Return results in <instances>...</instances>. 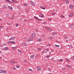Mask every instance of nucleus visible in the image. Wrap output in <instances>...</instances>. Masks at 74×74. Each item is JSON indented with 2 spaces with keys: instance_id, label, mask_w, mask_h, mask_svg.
Listing matches in <instances>:
<instances>
[{
  "instance_id": "obj_13",
  "label": "nucleus",
  "mask_w": 74,
  "mask_h": 74,
  "mask_svg": "<svg viewBox=\"0 0 74 74\" xmlns=\"http://www.w3.org/2000/svg\"><path fill=\"white\" fill-rule=\"evenodd\" d=\"M31 4L32 5H33V6H34V3L32 1H30Z\"/></svg>"
},
{
  "instance_id": "obj_17",
  "label": "nucleus",
  "mask_w": 74,
  "mask_h": 74,
  "mask_svg": "<svg viewBox=\"0 0 74 74\" xmlns=\"http://www.w3.org/2000/svg\"><path fill=\"white\" fill-rule=\"evenodd\" d=\"M40 8H41L42 9H43V10H45V8L44 6H40Z\"/></svg>"
},
{
  "instance_id": "obj_2",
  "label": "nucleus",
  "mask_w": 74,
  "mask_h": 74,
  "mask_svg": "<svg viewBox=\"0 0 74 74\" xmlns=\"http://www.w3.org/2000/svg\"><path fill=\"white\" fill-rule=\"evenodd\" d=\"M34 37H33L32 36H30L29 38V39L31 41H33L34 39Z\"/></svg>"
},
{
  "instance_id": "obj_6",
  "label": "nucleus",
  "mask_w": 74,
  "mask_h": 74,
  "mask_svg": "<svg viewBox=\"0 0 74 74\" xmlns=\"http://www.w3.org/2000/svg\"><path fill=\"white\" fill-rule=\"evenodd\" d=\"M48 50H49V49H44L43 50V51H44V52H48Z\"/></svg>"
},
{
  "instance_id": "obj_57",
  "label": "nucleus",
  "mask_w": 74,
  "mask_h": 74,
  "mask_svg": "<svg viewBox=\"0 0 74 74\" xmlns=\"http://www.w3.org/2000/svg\"><path fill=\"white\" fill-rule=\"evenodd\" d=\"M43 23V24H45V23H46V22H44Z\"/></svg>"
},
{
  "instance_id": "obj_51",
  "label": "nucleus",
  "mask_w": 74,
  "mask_h": 74,
  "mask_svg": "<svg viewBox=\"0 0 74 74\" xmlns=\"http://www.w3.org/2000/svg\"><path fill=\"white\" fill-rule=\"evenodd\" d=\"M8 43H11V41H9V42H8Z\"/></svg>"
},
{
  "instance_id": "obj_12",
  "label": "nucleus",
  "mask_w": 74,
  "mask_h": 74,
  "mask_svg": "<svg viewBox=\"0 0 74 74\" xmlns=\"http://www.w3.org/2000/svg\"><path fill=\"white\" fill-rule=\"evenodd\" d=\"M16 48H17V47H12V49H13V50H14V49H16Z\"/></svg>"
},
{
  "instance_id": "obj_58",
  "label": "nucleus",
  "mask_w": 74,
  "mask_h": 74,
  "mask_svg": "<svg viewBox=\"0 0 74 74\" xmlns=\"http://www.w3.org/2000/svg\"><path fill=\"white\" fill-rule=\"evenodd\" d=\"M52 60H54V58H51Z\"/></svg>"
},
{
  "instance_id": "obj_54",
  "label": "nucleus",
  "mask_w": 74,
  "mask_h": 74,
  "mask_svg": "<svg viewBox=\"0 0 74 74\" xmlns=\"http://www.w3.org/2000/svg\"><path fill=\"white\" fill-rule=\"evenodd\" d=\"M51 18L49 19H48V21H50V20H51Z\"/></svg>"
},
{
  "instance_id": "obj_16",
  "label": "nucleus",
  "mask_w": 74,
  "mask_h": 74,
  "mask_svg": "<svg viewBox=\"0 0 74 74\" xmlns=\"http://www.w3.org/2000/svg\"><path fill=\"white\" fill-rule=\"evenodd\" d=\"M34 58V55H32L31 56L30 58L31 59H33V58Z\"/></svg>"
},
{
  "instance_id": "obj_10",
  "label": "nucleus",
  "mask_w": 74,
  "mask_h": 74,
  "mask_svg": "<svg viewBox=\"0 0 74 74\" xmlns=\"http://www.w3.org/2000/svg\"><path fill=\"white\" fill-rule=\"evenodd\" d=\"M52 34L53 36H55V35H56V34H57V33L56 32H52Z\"/></svg>"
},
{
  "instance_id": "obj_47",
  "label": "nucleus",
  "mask_w": 74,
  "mask_h": 74,
  "mask_svg": "<svg viewBox=\"0 0 74 74\" xmlns=\"http://www.w3.org/2000/svg\"><path fill=\"white\" fill-rule=\"evenodd\" d=\"M52 37H49V39H50V40H51V39H52Z\"/></svg>"
},
{
  "instance_id": "obj_32",
  "label": "nucleus",
  "mask_w": 74,
  "mask_h": 74,
  "mask_svg": "<svg viewBox=\"0 0 74 74\" xmlns=\"http://www.w3.org/2000/svg\"><path fill=\"white\" fill-rule=\"evenodd\" d=\"M50 55H49V56H46V57L47 58H49V57H50Z\"/></svg>"
},
{
  "instance_id": "obj_25",
  "label": "nucleus",
  "mask_w": 74,
  "mask_h": 74,
  "mask_svg": "<svg viewBox=\"0 0 74 74\" xmlns=\"http://www.w3.org/2000/svg\"><path fill=\"white\" fill-rule=\"evenodd\" d=\"M66 66L67 67H68V68L70 67V65H66Z\"/></svg>"
},
{
  "instance_id": "obj_11",
  "label": "nucleus",
  "mask_w": 74,
  "mask_h": 74,
  "mask_svg": "<svg viewBox=\"0 0 74 74\" xmlns=\"http://www.w3.org/2000/svg\"><path fill=\"white\" fill-rule=\"evenodd\" d=\"M3 49H4V50H8V48L6 47H5L3 48Z\"/></svg>"
},
{
  "instance_id": "obj_26",
  "label": "nucleus",
  "mask_w": 74,
  "mask_h": 74,
  "mask_svg": "<svg viewBox=\"0 0 74 74\" xmlns=\"http://www.w3.org/2000/svg\"><path fill=\"white\" fill-rule=\"evenodd\" d=\"M11 44H15V42L14 41H11Z\"/></svg>"
},
{
  "instance_id": "obj_46",
  "label": "nucleus",
  "mask_w": 74,
  "mask_h": 74,
  "mask_svg": "<svg viewBox=\"0 0 74 74\" xmlns=\"http://www.w3.org/2000/svg\"><path fill=\"white\" fill-rule=\"evenodd\" d=\"M52 14L53 15H54L56 14V13H52Z\"/></svg>"
},
{
  "instance_id": "obj_1",
  "label": "nucleus",
  "mask_w": 74,
  "mask_h": 74,
  "mask_svg": "<svg viewBox=\"0 0 74 74\" xmlns=\"http://www.w3.org/2000/svg\"><path fill=\"white\" fill-rule=\"evenodd\" d=\"M10 63L11 64H15V62L14 61V60H12L10 61Z\"/></svg>"
},
{
  "instance_id": "obj_33",
  "label": "nucleus",
  "mask_w": 74,
  "mask_h": 74,
  "mask_svg": "<svg viewBox=\"0 0 74 74\" xmlns=\"http://www.w3.org/2000/svg\"><path fill=\"white\" fill-rule=\"evenodd\" d=\"M18 51L19 52H20V53H22V52H21V51L19 49H18Z\"/></svg>"
},
{
  "instance_id": "obj_14",
  "label": "nucleus",
  "mask_w": 74,
  "mask_h": 74,
  "mask_svg": "<svg viewBox=\"0 0 74 74\" xmlns=\"http://www.w3.org/2000/svg\"><path fill=\"white\" fill-rule=\"evenodd\" d=\"M8 8L10 9V10H12V8L10 6H8Z\"/></svg>"
},
{
  "instance_id": "obj_15",
  "label": "nucleus",
  "mask_w": 74,
  "mask_h": 74,
  "mask_svg": "<svg viewBox=\"0 0 74 74\" xmlns=\"http://www.w3.org/2000/svg\"><path fill=\"white\" fill-rule=\"evenodd\" d=\"M12 3H17L18 1L16 0H12Z\"/></svg>"
},
{
  "instance_id": "obj_43",
  "label": "nucleus",
  "mask_w": 74,
  "mask_h": 74,
  "mask_svg": "<svg viewBox=\"0 0 74 74\" xmlns=\"http://www.w3.org/2000/svg\"><path fill=\"white\" fill-rule=\"evenodd\" d=\"M66 60H67V61H68V62H70V61L69 60L67 59H66Z\"/></svg>"
},
{
  "instance_id": "obj_8",
  "label": "nucleus",
  "mask_w": 74,
  "mask_h": 74,
  "mask_svg": "<svg viewBox=\"0 0 74 74\" xmlns=\"http://www.w3.org/2000/svg\"><path fill=\"white\" fill-rule=\"evenodd\" d=\"M35 33H33L32 34V35H31V36H32L33 37H35Z\"/></svg>"
},
{
  "instance_id": "obj_24",
  "label": "nucleus",
  "mask_w": 74,
  "mask_h": 74,
  "mask_svg": "<svg viewBox=\"0 0 74 74\" xmlns=\"http://www.w3.org/2000/svg\"><path fill=\"white\" fill-rule=\"evenodd\" d=\"M64 39L65 40H66V39H67L68 38L67 37V36H64Z\"/></svg>"
},
{
  "instance_id": "obj_61",
  "label": "nucleus",
  "mask_w": 74,
  "mask_h": 74,
  "mask_svg": "<svg viewBox=\"0 0 74 74\" xmlns=\"http://www.w3.org/2000/svg\"><path fill=\"white\" fill-rule=\"evenodd\" d=\"M60 49H62V48H63V47H61L60 48Z\"/></svg>"
},
{
  "instance_id": "obj_39",
  "label": "nucleus",
  "mask_w": 74,
  "mask_h": 74,
  "mask_svg": "<svg viewBox=\"0 0 74 74\" xmlns=\"http://www.w3.org/2000/svg\"><path fill=\"white\" fill-rule=\"evenodd\" d=\"M3 26H1L0 25V29H1L3 28Z\"/></svg>"
},
{
  "instance_id": "obj_23",
  "label": "nucleus",
  "mask_w": 74,
  "mask_h": 74,
  "mask_svg": "<svg viewBox=\"0 0 74 74\" xmlns=\"http://www.w3.org/2000/svg\"><path fill=\"white\" fill-rule=\"evenodd\" d=\"M59 61H60V62H63V59H60V60H59Z\"/></svg>"
},
{
  "instance_id": "obj_63",
  "label": "nucleus",
  "mask_w": 74,
  "mask_h": 74,
  "mask_svg": "<svg viewBox=\"0 0 74 74\" xmlns=\"http://www.w3.org/2000/svg\"><path fill=\"white\" fill-rule=\"evenodd\" d=\"M66 41L68 42L69 41H68V40H66Z\"/></svg>"
},
{
  "instance_id": "obj_9",
  "label": "nucleus",
  "mask_w": 74,
  "mask_h": 74,
  "mask_svg": "<svg viewBox=\"0 0 74 74\" xmlns=\"http://www.w3.org/2000/svg\"><path fill=\"white\" fill-rule=\"evenodd\" d=\"M34 18L35 19H37V20H38V21H41V20H42V19H39L38 18H37V17H36L35 16L34 17Z\"/></svg>"
},
{
  "instance_id": "obj_28",
  "label": "nucleus",
  "mask_w": 74,
  "mask_h": 74,
  "mask_svg": "<svg viewBox=\"0 0 74 74\" xmlns=\"http://www.w3.org/2000/svg\"><path fill=\"white\" fill-rule=\"evenodd\" d=\"M16 67L17 68H19V67H20V66H19V65H16Z\"/></svg>"
},
{
  "instance_id": "obj_37",
  "label": "nucleus",
  "mask_w": 74,
  "mask_h": 74,
  "mask_svg": "<svg viewBox=\"0 0 74 74\" xmlns=\"http://www.w3.org/2000/svg\"><path fill=\"white\" fill-rule=\"evenodd\" d=\"M2 73H6V72L5 71H3Z\"/></svg>"
},
{
  "instance_id": "obj_30",
  "label": "nucleus",
  "mask_w": 74,
  "mask_h": 74,
  "mask_svg": "<svg viewBox=\"0 0 74 74\" xmlns=\"http://www.w3.org/2000/svg\"><path fill=\"white\" fill-rule=\"evenodd\" d=\"M29 71H33V70H32V69H29Z\"/></svg>"
},
{
  "instance_id": "obj_42",
  "label": "nucleus",
  "mask_w": 74,
  "mask_h": 74,
  "mask_svg": "<svg viewBox=\"0 0 74 74\" xmlns=\"http://www.w3.org/2000/svg\"><path fill=\"white\" fill-rule=\"evenodd\" d=\"M41 41V39H39L38 40V41Z\"/></svg>"
},
{
  "instance_id": "obj_44",
  "label": "nucleus",
  "mask_w": 74,
  "mask_h": 74,
  "mask_svg": "<svg viewBox=\"0 0 74 74\" xmlns=\"http://www.w3.org/2000/svg\"><path fill=\"white\" fill-rule=\"evenodd\" d=\"M4 8H7V6H6V5H4Z\"/></svg>"
},
{
  "instance_id": "obj_27",
  "label": "nucleus",
  "mask_w": 74,
  "mask_h": 74,
  "mask_svg": "<svg viewBox=\"0 0 74 74\" xmlns=\"http://www.w3.org/2000/svg\"><path fill=\"white\" fill-rule=\"evenodd\" d=\"M72 47H73V46H72L71 45H70L69 46V47L70 48H72Z\"/></svg>"
},
{
  "instance_id": "obj_56",
  "label": "nucleus",
  "mask_w": 74,
  "mask_h": 74,
  "mask_svg": "<svg viewBox=\"0 0 74 74\" xmlns=\"http://www.w3.org/2000/svg\"><path fill=\"white\" fill-rule=\"evenodd\" d=\"M20 8V6H18V9H20V8Z\"/></svg>"
},
{
  "instance_id": "obj_35",
  "label": "nucleus",
  "mask_w": 74,
  "mask_h": 74,
  "mask_svg": "<svg viewBox=\"0 0 74 74\" xmlns=\"http://www.w3.org/2000/svg\"><path fill=\"white\" fill-rule=\"evenodd\" d=\"M63 70H64L66 69V68L65 67H63L62 68Z\"/></svg>"
},
{
  "instance_id": "obj_4",
  "label": "nucleus",
  "mask_w": 74,
  "mask_h": 74,
  "mask_svg": "<svg viewBox=\"0 0 74 74\" xmlns=\"http://www.w3.org/2000/svg\"><path fill=\"white\" fill-rule=\"evenodd\" d=\"M74 15V14L73 13H70L69 15V17H72V16H73Z\"/></svg>"
},
{
  "instance_id": "obj_41",
  "label": "nucleus",
  "mask_w": 74,
  "mask_h": 74,
  "mask_svg": "<svg viewBox=\"0 0 74 74\" xmlns=\"http://www.w3.org/2000/svg\"><path fill=\"white\" fill-rule=\"evenodd\" d=\"M3 71L1 70L0 71V73H3Z\"/></svg>"
},
{
  "instance_id": "obj_34",
  "label": "nucleus",
  "mask_w": 74,
  "mask_h": 74,
  "mask_svg": "<svg viewBox=\"0 0 74 74\" xmlns=\"http://www.w3.org/2000/svg\"><path fill=\"white\" fill-rule=\"evenodd\" d=\"M9 41H11V40H12V37L9 39Z\"/></svg>"
},
{
  "instance_id": "obj_49",
  "label": "nucleus",
  "mask_w": 74,
  "mask_h": 74,
  "mask_svg": "<svg viewBox=\"0 0 74 74\" xmlns=\"http://www.w3.org/2000/svg\"><path fill=\"white\" fill-rule=\"evenodd\" d=\"M61 17L62 18H64V16H63V15H61Z\"/></svg>"
},
{
  "instance_id": "obj_29",
  "label": "nucleus",
  "mask_w": 74,
  "mask_h": 74,
  "mask_svg": "<svg viewBox=\"0 0 74 74\" xmlns=\"http://www.w3.org/2000/svg\"><path fill=\"white\" fill-rule=\"evenodd\" d=\"M55 45V46H56L57 47H60V46H59V45Z\"/></svg>"
},
{
  "instance_id": "obj_5",
  "label": "nucleus",
  "mask_w": 74,
  "mask_h": 74,
  "mask_svg": "<svg viewBox=\"0 0 74 74\" xmlns=\"http://www.w3.org/2000/svg\"><path fill=\"white\" fill-rule=\"evenodd\" d=\"M36 69L38 71H40L41 70V68L40 66H37L36 67Z\"/></svg>"
},
{
  "instance_id": "obj_21",
  "label": "nucleus",
  "mask_w": 74,
  "mask_h": 74,
  "mask_svg": "<svg viewBox=\"0 0 74 74\" xmlns=\"http://www.w3.org/2000/svg\"><path fill=\"white\" fill-rule=\"evenodd\" d=\"M41 16H40L41 17H44V16L43 15V14L42 13L41 14Z\"/></svg>"
},
{
  "instance_id": "obj_18",
  "label": "nucleus",
  "mask_w": 74,
  "mask_h": 74,
  "mask_svg": "<svg viewBox=\"0 0 74 74\" xmlns=\"http://www.w3.org/2000/svg\"><path fill=\"white\" fill-rule=\"evenodd\" d=\"M47 30L48 31H50V32L51 31V28H47Z\"/></svg>"
},
{
  "instance_id": "obj_55",
  "label": "nucleus",
  "mask_w": 74,
  "mask_h": 74,
  "mask_svg": "<svg viewBox=\"0 0 74 74\" xmlns=\"http://www.w3.org/2000/svg\"><path fill=\"white\" fill-rule=\"evenodd\" d=\"M36 32H38V29H36Z\"/></svg>"
},
{
  "instance_id": "obj_50",
  "label": "nucleus",
  "mask_w": 74,
  "mask_h": 74,
  "mask_svg": "<svg viewBox=\"0 0 74 74\" xmlns=\"http://www.w3.org/2000/svg\"><path fill=\"white\" fill-rule=\"evenodd\" d=\"M13 69L14 70H15V67H13Z\"/></svg>"
},
{
  "instance_id": "obj_3",
  "label": "nucleus",
  "mask_w": 74,
  "mask_h": 74,
  "mask_svg": "<svg viewBox=\"0 0 74 74\" xmlns=\"http://www.w3.org/2000/svg\"><path fill=\"white\" fill-rule=\"evenodd\" d=\"M27 43L25 42H23L22 43V45L23 46H26V45H27Z\"/></svg>"
},
{
  "instance_id": "obj_52",
  "label": "nucleus",
  "mask_w": 74,
  "mask_h": 74,
  "mask_svg": "<svg viewBox=\"0 0 74 74\" xmlns=\"http://www.w3.org/2000/svg\"><path fill=\"white\" fill-rule=\"evenodd\" d=\"M41 37H44V35L43 34L41 35Z\"/></svg>"
},
{
  "instance_id": "obj_22",
  "label": "nucleus",
  "mask_w": 74,
  "mask_h": 74,
  "mask_svg": "<svg viewBox=\"0 0 74 74\" xmlns=\"http://www.w3.org/2000/svg\"><path fill=\"white\" fill-rule=\"evenodd\" d=\"M30 39H28L27 40V42H29V41H30Z\"/></svg>"
},
{
  "instance_id": "obj_20",
  "label": "nucleus",
  "mask_w": 74,
  "mask_h": 74,
  "mask_svg": "<svg viewBox=\"0 0 74 74\" xmlns=\"http://www.w3.org/2000/svg\"><path fill=\"white\" fill-rule=\"evenodd\" d=\"M12 40H13V41H14V39H15V37H12Z\"/></svg>"
},
{
  "instance_id": "obj_60",
  "label": "nucleus",
  "mask_w": 74,
  "mask_h": 74,
  "mask_svg": "<svg viewBox=\"0 0 74 74\" xmlns=\"http://www.w3.org/2000/svg\"><path fill=\"white\" fill-rule=\"evenodd\" d=\"M9 3H10V4H12V2H11V1H10Z\"/></svg>"
},
{
  "instance_id": "obj_48",
  "label": "nucleus",
  "mask_w": 74,
  "mask_h": 74,
  "mask_svg": "<svg viewBox=\"0 0 74 74\" xmlns=\"http://www.w3.org/2000/svg\"><path fill=\"white\" fill-rule=\"evenodd\" d=\"M27 4H24V5L26 7V6H27Z\"/></svg>"
},
{
  "instance_id": "obj_59",
  "label": "nucleus",
  "mask_w": 74,
  "mask_h": 74,
  "mask_svg": "<svg viewBox=\"0 0 74 74\" xmlns=\"http://www.w3.org/2000/svg\"><path fill=\"white\" fill-rule=\"evenodd\" d=\"M7 24L8 25H10V23H7Z\"/></svg>"
},
{
  "instance_id": "obj_7",
  "label": "nucleus",
  "mask_w": 74,
  "mask_h": 74,
  "mask_svg": "<svg viewBox=\"0 0 74 74\" xmlns=\"http://www.w3.org/2000/svg\"><path fill=\"white\" fill-rule=\"evenodd\" d=\"M74 27V24H71L70 25H69V27L70 28H72V27Z\"/></svg>"
},
{
  "instance_id": "obj_62",
  "label": "nucleus",
  "mask_w": 74,
  "mask_h": 74,
  "mask_svg": "<svg viewBox=\"0 0 74 74\" xmlns=\"http://www.w3.org/2000/svg\"><path fill=\"white\" fill-rule=\"evenodd\" d=\"M8 2H10V0H8Z\"/></svg>"
},
{
  "instance_id": "obj_31",
  "label": "nucleus",
  "mask_w": 74,
  "mask_h": 74,
  "mask_svg": "<svg viewBox=\"0 0 74 74\" xmlns=\"http://www.w3.org/2000/svg\"><path fill=\"white\" fill-rule=\"evenodd\" d=\"M70 8L71 9H72L73 8V6L72 5H71L70 6Z\"/></svg>"
},
{
  "instance_id": "obj_38",
  "label": "nucleus",
  "mask_w": 74,
  "mask_h": 74,
  "mask_svg": "<svg viewBox=\"0 0 74 74\" xmlns=\"http://www.w3.org/2000/svg\"><path fill=\"white\" fill-rule=\"evenodd\" d=\"M48 70L49 71H51V69L49 68H48Z\"/></svg>"
},
{
  "instance_id": "obj_36",
  "label": "nucleus",
  "mask_w": 74,
  "mask_h": 74,
  "mask_svg": "<svg viewBox=\"0 0 74 74\" xmlns=\"http://www.w3.org/2000/svg\"><path fill=\"white\" fill-rule=\"evenodd\" d=\"M37 49H38V50H41L42 49L41 48H37Z\"/></svg>"
},
{
  "instance_id": "obj_19",
  "label": "nucleus",
  "mask_w": 74,
  "mask_h": 74,
  "mask_svg": "<svg viewBox=\"0 0 74 74\" xmlns=\"http://www.w3.org/2000/svg\"><path fill=\"white\" fill-rule=\"evenodd\" d=\"M66 4H69V2L68 0H65Z\"/></svg>"
},
{
  "instance_id": "obj_53",
  "label": "nucleus",
  "mask_w": 74,
  "mask_h": 74,
  "mask_svg": "<svg viewBox=\"0 0 74 74\" xmlns=\"http://www.w3.org/2000/svg\"><path fill=\"white\" fill-rule=\"evenodd\" d=\"M53 52V51H51V52H50L49 53V54H51V53H52V52Z\"/></svg>"
},
{
  "instance_id": "obj_40",
  "label": "nucleus",
  "mask_w": 74,
  "mask_h": 74,
  "mask_svg": "<svg viewBox=\"0 0 74 74\" xmlns=\"http://www.w3.org/2000/svg\"><path fill=\"white\" fill-rule=\"evenodd\" d=\"M6 16H7V17L9 16V15L8 14H6Z\"/></svg>"
},
{
  "instance_id": "obj_45",
  "label": "nucleus",
  "mask_w": 74,
  "mask_h": 74,
  "mask_svg": "<svg viewBox=\"0 0 74 74\" xmlns=\"http://www.w3.org/2000/svg\"><path fill=\"white\" fill-rule=\"evenodd\" d=\"M16 27H18V24L17 23L16 24Z\"/></svg>"
},
{
  "instance_id": "obj_64",
  "label": "nucleus",
  "mask_w": 74,
  "mask_h": 74,
  "mask_svg": "<svg viewBox=\"0 0 74 74\" xmlns=\"http://www.w3.org/2000/svg\"><path fill=\"white\" fill-rule=\"evenodd\" d=\"M0 47H2V45H0Z\"/></svg>"
}]
</instances>
